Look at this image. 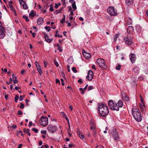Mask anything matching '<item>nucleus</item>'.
Masks as SVG:
<instances>
[{
  "instance_id": "nucleus-1",
  "label": "nucleus",
  "mask_w": 148,
  "mask_h": 148,
  "mask_svg": "<svg viewBox=\"0 0 148 148\" xmlns=\"http://www.w3.org/2000/svg\"><path fill=\"white\" fill-rule=\"evenodd\" d=\"M98 110L100 114L103 117H105L109 113L107 106L103 104H99Z\"/></svg>"
},
{
  "instance_id": "nucleus-2",
  "label": "nucleus",
  "mask_w": 148,
  "mask_h": 148,
  "mask_svg": "<svg viewBox=\"0 0 148 148\" xmlns=\"http://www.w3.org/2000/svg\"><path fill=\"white\" fill-rule=\"evenodd\" d=\"M132 113L136 120L138 122L141 121L142 119L140 111L139 110L136 108H133L132 110Z\"/></svg>"
},
{
  "instance_id": "nucleus-3",
  "label": "nucleus",
  "mask_w": 148,
  "mask_h": 148,
  "mask_svg": "<svg viewBox=\"0 0 148 148\" xmlns=\"http://www.w3.org/2000/svg\"><path fill=\"white\" fill-rule=\"evenodd\" d=\"M133 34H131L130 36L127 35V36L124 39L125 43L128 45H131L133 43Z\"/></svg>"
},
{
  "instance_id": "nucleus-4",
  "label": "nucleus",
  "mask_w": 148,
  "mask_h": 148,
  "mask_svg": "<svg viewBox=\"0 0 148 148\" xmlns=\"http://www.w3.org/2000/svg\"><path fill=\"white\" fill-rule=\"evenodd\" d=\"M97 62L99 66L104 69H106L107 67L106 62L103 59L99 58L97 60Z\"/></svg>"
},
{
  "instance_id": "nucleus-5",
  "label": "nucleus",
  "mask_w": 148,
  "mask_h": 148,
  "mask_svg": "<svg viewBox=\"0 0 148 148\" xmlns=\"http://www.w3.org/2000/svg\"><path fill=\"white\" fill-rule=\"evenodd\" d=\"M39 123L43 126H46L48 123V118L42 116L40 118Z\"/></svg>"
},
{
  "instance_id": "nucleus-6",
  "label": "nucleus",
  "mask_w": 148,
  "mask_h": 148,
  "mask_svg": "<svg viewBox=\"0 0 148 148\" xmlns=\"http://www.w3.org/2000/svg\"><path fill=\"white\" fill-rule=\"evenodd\" d=\"M117 104H118V106H117L116 103H114V106H113L112 110L118 111L119 110V108L122 107L123 105V101L121 100H119L118 101Z\"/></svg>"
},
{
  "instance_id": "nucleus-7",
  "label": "nucleus",
  "mask_w": 148,
  "mask_h": 148,
  "mask_svg": "<svg viewBox=\"0 0 148 148\" xmlns=\"http://www.w3.org/2000/svg\"><path fill=\"white\" fill-rule=\"evenodd\" d=\"M108 13L111 16H116L117 15V12L114 10L113 7L110 6L108 9Z\"/></svg>"
},
{
  "instance_id": "nucleus-8",
  "label": "nucleus",
  "mask_w": 148,
  "mask_h": 148,
  "mask_svg": "<svg viewBox=\"0 0 148 148\" xmlns=\"http://www.w3.org/2000/svg\"><path fill=\"white\" fill-rule=\"evenodd\" d=\"M5 32L4 27L2 26L1 21H0V39H2L5 37Z\"/></svg>"
},
{
  "instance_id": "nucleus-9",
  "label": "nucleus",
  "mask_w": 148,
  "mask_h": 148,
  "mask_svg": "<svg viewBox=\"0 0 148 148\" xmlns=\"http://www.w3.org/2000/svg\"><path fill=\"white\" fill-rule=\"evenodd\" d=\"M112 136L116 141L117 142L119 140V136L116 129H114L113 130L112 133Z\"/></svg>"
},
{
  "instance_id": "nucleus-10",
  "label": "nucleus",
  "mask_w": 148,
  "mask_h": 148,
  "mask_svg": "<svg viewBox=\"0 0 148 148\" xmlns=\"http://www.w3.org/2000/svg\"><path fill=\"white\" fill-rule=\"evenodd\" d=\"M47 130L49 132L53 133L56 131L57 128L54 126L49 125L48 126Z\"/></svg>"
},
{
  "instance_id": "nucleus-11",
  "label": "nucleus",
  "mask_w": 148,
  "mask_h": 148,
  "mask_svg": "<svg viewBox=\"0 0 148 148\" xmlns=\"http://www.w3.org/2000/svg\"><path fill=\"white\" fill-rule=\"evenodd\" d=\"M94 74L93 72L91 70H89L88 73V75L86 78L90 81H91L93 78Z\"/></svg>"
},
{
  "instance_id": "nucleus-12",
  "label": "nucleus",
  "mask_w": 148,
  "mask_h": 148,
  "mask_svg": "<svg viewBox=\"0 0 148 148\" xmlns=\"http://www.w3.org/2000/svg\"><path fill=\"white\" fill-rule=\"evenodd\" d=\"M18 0L20 4L22 5V6L23 7L24 9L25 10H27L28 9V7L26 3L23 0Z\"/></svg>"
},
{
  "instance_id": "nucleus-13",
  "label": "nucleus",
  "mask_w": 148,
  "mask_h": 148,
  "mask_svg": "<svg viewBox=\"0 0 148 148\" xmlns=\"http://www.w3.org/2000/svg\"><path fill=\"white\" fill-rule=\"evenodd\" d=\"M35 64L37 67V69L40 75H41L42 73V71L41 67L37 61H36L35 63Z\"/></svg>"
},
{
  "instance_id": "nucleus-14",
  "label": "nucleus",
  "mask_w": 148,
  "mask_h": 148,
  "mask_svg": "<svg viewBox=\"0 0 148 148\" xmlns=\"http://www.w3.org/2000/svg\"><path fill=\"white\" fill-rule=\"evenodd\" d=\"M130 60L132 63H134L136 60V58L135 54L132 53L130 55Z\"/></svg>"
},
{
  "instance_id": "nucleus-15",
  "label": "nucleus",
  "mask_w": 148,
  "mask_h": 148,
  "mask_svg": "<svg viewBox=\"0 0 148 148\" xmlns=\"http://www.w3.org/2000/svg\"><path fill=\"white\" fill-rule=\"evenodd\" d=\"M82 52L83 55L87 59H88L90 58L91 55L90 53H86L84 49L82 50Z\"/></svg>"
},
{
  "instance_id": "nucleus-16",
  "label": "nucleus",
  "mask_w": 148,
  "mask_h": 148,
  "mask_svg": "<svg viewBox=\"0 0 148 148\" xmlns=\"http://www.w3.org/2000/svg\"><path fill=\"white\" fill-rule=\"evenodd\" d=\"M134 28L132 26H128L127 29V32L129 34L128 35L130 36L131 34H133L132 33L134 32Z\"/></svg>"
},
{
  "instance_id": "nucleus-17",
  "label": "nucleus",
  "mask_w": 148,
  "mask_h": 148,
  "mask_svg": "<svg viewBox=\"0 0 148 148\" xmlns=\"http://www.w3.org/2000/svg\"><path fill=\"white\" fill-rule=\"evenodd\" d=\"M44 37L45 40L48 42H51L53 40L52 39H49L47 35L45 33H44Z\"/></svg>"
},
{
  "instance_id": "nucleus-18",
  "label": "nucleus",
  "mask_w": 148,
  "mask_h": 148,
  "mask_svg": "<svg viewBox=\"0 0 148 148\" xmlns=\"http://www.w3.org/2000/svg\"><path fill=\"white\" fill-rule=\"evenodd\" d=\"M114 103L112 100H110L108 102V105L110 108L112 110L113 106H114Z\"/></svg>"
},
{
  "instance_id": "nucleus-19",
  "label": "nucleus",
  "mask_w": 148,
  "mask_h": 148,
  "mask_svg": "<svg viewBox=\"0 0 148 148\" xmlns=\"http://www.w3.org/2000/svg\"><path fill=\"white\" fill-rule=\"evenodd\" d=\"M43 19L41 17L39 18L37 21V23L39 25H42L43 23Z\"/></svg>"
},
{
  "instance_id": "nucleus-20",
  "label": "nucleus",
  "mask_w": 148,
  "mask_h": 148,
  "mask_svg": "<svg viewBox=\"0 0 148 148\" xmlns=\"http://www.w3.org/2000/svg\"><path fill=\"white\" fill-rule=\"evenodd\" d=\"M90 123L91 125L90 130H93V128L95 127V124L92 120H91L90 121Z\"/></svg>"
},
{
  "instance_id": "nucleus-21",
  "label": "nucleus",
  "mask_w": 148,
  "mask_h": 148,
  "mask_svg": "<svg viewBox=\"0 0 148 148\" xmlns=\"http://www.w3.org/2000/svg\"><path fill=\"white\" fill-rule=\"evenodd\" d=\"M122 99L124 100L127 101H128L129 100V97H128V96L126 95L125 94H124L123 95H122Z\"/></svg>"
},
{
  "instance_id": "nucleus-22",
  "label": "nucleus",
  "mask_w": 148,
  "mask_h": 148,
  "mask_svg": "<svg viewBox=\"0 0 148 148\" xmlns=\"http://www.w3.org/2000/svg\"><path fill=\"white\" fill-rule=\"evenodd\" d=\"M77 133L78 135L79 136V137L80 138L84 140V136L83 134H82L78 130L77 131Z\"/></svg>"
},
{
  "instance_id": "nucleus-23",
  "label": "nucleus",
  "mask_w": 148,
  "mask_h": 148,
  "mask_svg": "<svg viewBox=\"0 0 148 148\" xmlns=\"http://www.w3.org/2000/svg\"><path fill=\"white\" fill-rule=\"evenodd\" d=\"M64 8V7H62L59 10H55L54 12V14L55 15H57L58 13H61L62 10Z\"/></svg>"
},
{
  "instance_id": "nucleus-24",
  "label": "nucleus",
  "mask_w": 148,
  "mask_h": 148,
  "mask_svg": "<svg viewBox=\"0 0 148 148\" xmlns=\"http://www.w3.org/2000/svg\"><path fill=\"white\" fill-rule=\"evenodd\" d=\"M36 15V13L34 12L33 10L31 11L30 12L29 14V16L30 17H34Z\"/></svg>"
},
{
  "instance_id": "nucleus-25",
  "label": "nucleus",
  "mask_w": 148,
  "mask_h": 148,
  "mask_svg": "<svg viewBox=\"0 0 148 148\" xmlns=\"http://www.w3.org/2000/svg\"><path fill=\"white\" fill-rule=\"evenodd\" d=\"M133 2V0H125L126 3L128 5L132 4Z\"/></svg>"
},
{
  "instance_id": "nucleus-26",
  "label": "nucleus",
  "mask_w": 148,
  "mask_h": 148,
  "mask_svg": "<svg viewBox=\"0 0 148 148\" xmlns=\"http://www.w3.org/2000/svg\"><path fill=\"white\" fill-rule=\"evenodd\" d=\"M58 30H57L56 31V34L54 35V36L55 37H58V38H62V35H60L59 34H58Z\"/></svg>"
},
{
  "instance_id": "nucleus-27",
  "label": "nucleus",
  "mask_w": 148,
  "mask_h": 148,
  "mask_svg": "<svg viewBox=\"0 0 148 148\" xmlns=\"http://www.w3.org/2000/svg\"><path fill=\"white\" fill-rule=\"evenodd\" d=\"M139 70V68L136 66L133 69L132 71L135 73H138V71Z\"/></svg>"
},
{
  "instance_id": "nucleus-28",
  "label": "nucleus",
  "mask_w": 148,
  "mask_h": 148,
  "mask_svg": "<svg viewBox=\"0 0 148 148\" xmlns=\"http://www.w3.org/2000/svg\"><path fill=\"white\" fill-rule=\"evenodd\" d=\"M9 6L10 7V8L11 10H12V11L14 12V13H15V15H16V12L15 11V10L13 7V6L12 5H9Z\"/></svg>"
},
{
  "instance_id": "nucleus-29",
  "label": "nucleus",
  "mask_w": 148,
  "mask_h": 148,
  "mask_svg": "<svg viewBox=\"0 0 148 148\" xmlns=\"http://www.w3.org/2000/svg\"><path fill=\"white\" fill-rule=\"evenodd\" d=\"M72 6L73 8V11H75L77 9V7L75 5V2L74 1L72 4Z\"/></svg>"
},
{
  "instance_id": "nucleus-30",
  "label": "nucleus",
  "mask_w": 148,
  "mask_h": 148,
  "mask_svg": "<svg viewBox=\"0 0 148 148\" xmlns=\"http://www.w3.org/2000/svg\"><path fill=\"white\" fill-rule=\"evenodd\" d=\"M68 61L69 64H71L73 62V60L72 58H70L68 59Z\"/></svg>"
},
{
  "instance_id": "nucleus-31",
  "label": "nucleus",
  "mask_w": 148,
  "mask_h": 148,
  "mask_svg": "<svg viewBox=\"0 0 148 148\" xmlns=\"http://www.w3.org/2000/svg\"><path fill=\"white\" fill-rule=\"evenodd\" d=\"M65 17L64 15H63V18L62 19V20L60 21V22L62 24H63L65 22Z\"/></svg>"
},
{
  "instance_id": "nucleus-32",
  "label": "nucleus",
  "mask_w": 148,
  "mask_h": 148,
  "mask_svg": "<svg viewBox=\"0 0 148 148\" xmlns=\"http://www.w3.org/2000/svg\"><path fill=\"white\" fill-rule=\"evenodd\" d=\"M129 25H131L132 23V21L131 19L129 18L128 19L127 21Z\"/></svg>"
},
{
  "instance_id": "nucleus-33",
  "label": "nucleus",
  "mask_w": 148,
  "mask_h": 148,
  "mask_svg": "<svg viewBox=\"0 0 148 148\" xmlns=\"http://www.w3.org/2000/svg\"><path fill=\"white\" fill-rule=\"evenodd\" d=\"M23 18L24 19H25V21L26 22H28L29 21V19L27 16H26L25 15H23Z\"/></svg>"
},
{
  "instance_id": "nucleus-34",
  "label": "nucleus",
  "mask_w": 148,
  "mask_h": 148,
  "mask_svg": "<svg viewBox=\"0 0 148 148\" xmlns=\"http://www.w3.org/2000/svg\"><path fill=\"white\" fill-rule=\"evenodd\" d=\"M61 5V4L60 3H58V4H57L56 3H55V8L56 9L59 6H60Z\"/></svg>"
},
{
  "instance_id": "nucleus-35",
  "label": "nucleus",
  "mask_w": 148,
  "mask_h": 148,
  "mask_svg": "<svg viewBox=\"0 0 148 148\" xmlns=\"http://www.w3.org/2000/svg\"><path fill=\"white\" fill-rule=\"evenodd\" d=\"M63 116L66 119V120L67 121V122L69 124V121L68 118L67 117L66 115L65 114H64Z\"/></svg>"
},
{
  "instance_id": "nucleus-36",
  "label": "nucleus",
  "mask_w": 148,
  "mask_h": 148,
  "mask_svg": "<svg viewBox=\"0 0 148 148\" xmlns=\"http://www.w3.org/2000/svg\"><path fill=\"white\" fill-rule=\"evenodd\" d=\"M32 131L36 133H37L38 132V130L35 128H32Z\"/></svg>"
},
{
  "instance_id": "nucleus-37",
  "label": "nucleus",
  "mask_w": 148,
  "mask_h": 148,
  "mask_svg": "<svg viewBox=\"0 0 148 148\" xmlns=\"http://www.w3.org/2000/svg\"><path fill=\"white\" fill-rule=\"evenodd\" d=\"M23 131L24 132L27 134L29 132V129H26L25 128H24L23 130Z\"/></svg>"
},
{
  "instance_id": "nucleus-38",
  "label": "nucleus",
  "mask_w": 148,
  "mask_h": 148,
  "mask_svg": "<svg viewBox=\"0 0 148 148\" xmlns=\"http://www.w3.org/2000/svg\"><path fill=\"white\" fill-rule=\"evenodd\" d=\"M19 97V96L18 95H17L15 97L14 99H15V101L16 102V103L17 102V101H18V99Z\"/></svg>"
},
{
  "instance_id": "nucleus-39",
  "label": "nucleus",
  "mask_w": 148,
  "mask_h": 148,
  "mask_svg": "<svg viewBox=\"0 0 148 148\" xmlns=\"http://www.w3.org/2000/svg\"><path fill=\"white\" fill-rule=\"evenodd\" d=\"M72 70L75 73H76L77 72V70H76V68L75 67H73L72 68Z\"/></svg>"
},
{
  "instance_id": "nucleus-40",
  "label": "nucleus",
  "mask_w": 148,
  "mask_h": 148,
  "mask_svg": "<svg viewBox=\"0 0 148 148\" xmlns=\"http://www.w3.org/2000/svg\"><path fill=\"white\" fill-rule=\"evenodd\" d=\"M45 28L48 31V32H49L51 30L49 26H45Z\"/></svg>"
},
{
  "instance_id": "nucleus-41",
  "label": "nucleus",
  "mask_w": 148,
  "mask_h": 148,
  "mask_svg": "<svg viewBox=\"0 0 148 148\" xmlns=\"http://www.w3.org/2000/svg\"><path fill=\"white\" fill-rule=\"evenodd\" d=\"M29 32L31 34H32V36H33V37H34V38L35 37V35L36 34L35 33H33L32 32V31L31 30H30V31H29Z\"/></svg>"
},
{
  "instance_id": "nucleus-42",
  "label": "nucleus",
  "mask_w": 148,
  "mask_h": 148,
  "mask_svg": "<svg viewBox=\"0 0 148 148\" xmlns=\"http://www.w3.org/2000/svg\"><path fill=\"white\" fill-rule=\"evenodd\" d=\"M121 67V66L120 65H118L117 66H116V69L119 70L120 69Z\"/></svg>"
},
{
  "instance_id": "nucleus-43",
  "label": "nucleus",
  "mask_w": 148,
  "mask_h": 148,
  "mask_svg": "<svg viewBox=\"0 0 148 148\" xmlns=\"http://www.w3.org/2000/svg\"><path fill=\"white\" fill-rule=\"evenodd\" d=\"M24 97H25L24 96L21 95L20 97V98H19V101H22L23 100V98Z\"/></svg>"
},
{
  "instance_id": "nucleus-44",
  "label": "nucleus",
  "mask_w": 148,
  "mask_h": 148,
  "mask_svg": "<svg viewBox=\"0 0 148 148\" xmlns=\"http://www.w3.org/2000/svg\"><path fill=\"white\" fill-rule=\"evenodd\" d=\"M57 46H58V49L59 50V51L60 52H62V50L61 49V47H60L59 45V44H57Z\"/></svg>"
},
{
  "instance_id": "nucleus-45",
  "label": "nucleus",
  "mask_w": 148,
  "mask_h": 148,
  "mask_svg": "<svg viewBox=\"0 0 148 148\" xmlns=\"http://www.w3.org/2000/svg\"><path fill=\"white\" fill-rule=\"evenodd\" d=\"M20 105L21 106H20V107L21 109H23L24 108V105L22 103H20Z\"/></svg>"
},
{
  "instance_id": "nucleus-46",
  "label": "nucleus",
  "mask_w": 148,
  "mask_h": 148,
  "mask_svg": "<svg viewBox=\"0 0 148 148\" xmlns=\"http://www.w3.org/2000/svg\"><path fill=\"white\" fill-rule=\"evenodd\" d=\"M94 89V88L93 87V86H89L88 87V90H92L93 89Z\"/></svg>"
},
{
  "instance_id": "nucleus-47",
  "label": "nucleus",
  "mask_w": 148,
  "mask_h": 148,
  "mask_svg": "<svg viewBox=\"0 0 148 148\" xmlns=\"http://www.w3.org/2000/svg\"><path fill=\"white\" fill-rule=\"evenodd\" d=\"M47 131L46 130H42L41 131V133L42 134H44L45 135L46 134Z\"/></svg>"
},
{
  "instance_id": "nucleus-48",
  "label": "nucleus",
  "mask_w": 148,
  "mask_h": 148,
  "mask_svg": "<svg viewBox=\"0 0 148 148\" xmlns=\"http://www.w3.org/2000/svg\"><path fill=\"white\" fill-rule=\"evenodd\" d=\"M118 37V36L117 34H116L115 35L114 37V42H115L116 41Z\"/></svg>"
},
{
  "instance_id": "nucleus-49",
  "label": "nucleus",
  "mask_w": 148,
  "mask_h": 148,
  "mask_svg": "<svg viewBox=\"0 0 148 148\" xmlns=\"http://www.w3.org/2000/svg\"><path fill=\"white\" fill-rule=\"evenodd\" d=\"M22 113L23 112L21 111L20 110H19L18 111V115H21L22 114Z\"/></svg>"
},
{
  "instance_id": "nucleus-50",
  "label": "nucleus",
  "mask_w": 148,
  "mask_h": 148,
  "mask_svg": "<svg viewBox=\"0 0 148 148\" xmlns=\"http://www.w3.org/2000/svg\"><path fill=\"white\" fill-rule=\"evenodd\" d=\"M12 77L13 80H14L16 79V77L13 74H12Z\"/></svg>"
},
{
  "instance_id": "nucleus-51",
  "label": "nucleus",
  "mask_w": 148,
  "mask_h": 148,
  "mask_svg": "<svg viewBox=\"0 0 148 148\" xmlns=\"http://www.w3.org/2000/svg\"><path fill=\"white\" fill-rule=\"evenodd\" d=\"M2 71H4V72L6 73L7 71V70L6 69H5L4 70H3V68H1V69Z\"/></svg>"
},
{
  "instance_id": "nucleus-52",
  "label": "nucleus",
  "mask_w": 148,
  "mask_h": 148,
  "mask_svg": "<svg viewBox=\"0 0 148 148\" xmlns=\"http://www.w3.org/2000/svg\"><path fill=\"white\" fill-rule=\"evenodd\" d=\"M56 84L58 83H59L60 84V81L58 79H56Z\"/></svg>"
},
{
  "instance_id": "nucleus-53",
  "label": "nucleus",
  "mask_w": 148,
  "mask_h": 148,
  "mask_svg": "<svg viewBox=\"0 0 148 148\" xmlns=\"http://www.w3.org/2000/svg\"><path fill=\"white\" fill-rule=\"evenodd\" d=\"M55 65L57 66L58 67L59 66V64L58 62L56 61H54V62Z\"/></svg>"
},
{
  "instance_id": "nucleus-54",
  "label": "nucleus",
  "mask_w": 148,
  "mask_h": 148,
  "mask_svg": "<svg viewBox=\"0 0 148 148\" xmlns=\"http://www.w3.org/2000/svg\"><path fill=\"white\" fill-rule=\"evenodd\" d=\"M78 82L79 83H80L81 84H82L83 82L82 80L81 79H79L78 81Z\"/></svg>"
},
{
  "instance_id": "nucleus-55",
  "label": "nucleus",
  "mask_w": 148,
  "mask_h": 148,
  "mask_svg": "<svg viewBox=\"0 0 148 148\" xmlns=\"http://www.w3.org/2000/svg\"><path fill=\"white\" fill-rule=\"evenodd\" d=\"M13 82L14 84H16L18 82V80H17L16 79L13 80Z\"/></svg>"
},
{
  "instance_id": "nucleus-56",
  "label": "nucleus",
  "mask_w": 148,
  "mask_h": 148,
  "mask_svg": "<svg viewBox=\"0 0 148 148\" xmlns=\"http://www.w3.org/2000/svg\"><path fill=\"white\" fill-rule=\"evenodd\" d=\"M8 95L7 94H6L5 95V98L6 100H7L8 99Z\"/></svg>"
},
{
  "instance_id": "nucleus-57",
  "label": "nucleus",
  "mask_w": 148,
  "mask_h": 148,
  "mask_svg": "<svg viewBox=\"0 0 148 148\" xmlns=\"http://www.w3.org/2000/svg\"><path fill=\"white\" fill-rule=\"evenodd\" d=\"M74 146V145L73 144H70L69 145V147H72Z\"/></svg>"
},
{
  "instance_id": "nucleus-58",
  "label": "nucleus",
  "mask_w": 148,
  "mask_h": 148,
  "mask_svg": "<svg viewBox=\"0 0 148 148\" xmlns=\"http://www.w3.org/2000/svg\"><path fill=\"white\" fill-rule=\"evenodd\" d=\"M67 69H68V71L69 72H70V66L69 65H67Z\"/></svg>"
},
{
  "instance_id": "nucleus-59",
  "label": "nucleus",
  "mask_w": 148,
  "mask_h": 148,
  "mask_svg": "<svg viewBox=\"0 0 148 148\" xmlns=\"http://www.w3.org/2000/svg\"><path fill=\"white\" fill-rule=\"evenodd\" d=\"M12 127L14 129H16V127H17V126L16 125H12Z\"/></svg>"
},
{
  "instance_id": "nucleus-60",
  "label": "nucleus",
  "mask_w": 148,
  "mask_h": 148,
  "mask_svg": "<svg viewBox=\"0 0 148 148\" xmlns=\"http://www.w3.org/2000/svg\"><path fill=\"white\" fill-rule=\"evenodd\" d=\"M54 10V9L53 8H49V11H50L52 12Z\"/></svg>"
},
{
  "instance_id": "nucleus-61",
  "label": "nucleus",
  "mask_w": 148,
  "mask_h": 148,
  "mask_svg": "<svg viewBox=\"0 0 148 148\" xmlns=\"http://www.w3.org/2000/svg\"><path fill=\"white\" fill-rule=\"evenodd\" d=\"M20 88L19 87H18L17 86H16L15 88V89L16 90H18L19 89H20Z\"/></svg>"
},
{
  "instance_id": "nucleus-62",
  "label": "nucleus",
  "mask_w": 148,
  "mask_h": 148,
  "mask_svg": "<svg viewBox=\"0 0 148 148\" xmlns=\"http://www.w3.org/2000/svg\"><path fill=\"white\" fill-rule=\"evenodd\" d=\"M62 76H63V77L64 78H65V75L64 72H62Z\"/></svg>"
},
{
  "instance_id": "nucleus-63",
  "label": "nucleus",
  "mask_w": 148,
  "mask_h": 148,
  "mask_svg": "<svg viewBox=\"0 0 148 148\" xmlns=\"http://www.w3.org/2000/svg\"><path fill=\"white\" fill-rule=\"evenodd\" d=\"M32 125V121H29V127L31 126Z\"/></svg>"
},
{
  "instance_id": "nucleus-64",
  "label": "nucleus",
  "mask_w": 148,
  "mask_h": 148,
  "mask_svg": "<svg viewBox=\"0 0 148 148\" xmlns=\"http://www.w3.org/2000/svg\"><path fill=\"white\" fill-rule=\"evenodd\" d=\"M22 146V144H19L18 145V147L17 148H21Z\"/></svg>"
}]
</instances>
